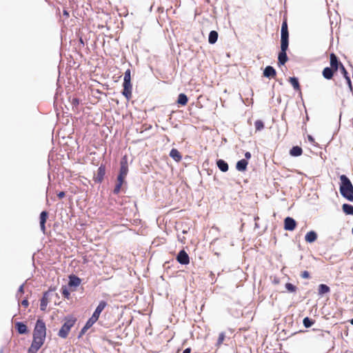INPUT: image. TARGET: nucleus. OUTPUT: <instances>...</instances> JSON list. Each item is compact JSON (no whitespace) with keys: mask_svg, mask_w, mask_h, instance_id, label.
<instances>
[{"mask_svg":"<svg viewBox=\"0 0 353 353\" xmlns=\"http://www.w3.org/2000/svg\"><path fill=\"white\" fill-rule=\"evenodd\" d=\"M340 69H341V71L342 74H343V77H345V79L346 78V77H349L348 73H347L346 69L345 68V67L343 66V65H341Z\"/></svg>","mask_w":353,"mask_h":353,"instance_id":"38","label":"nucleus"},{"mask_svg":"<svg viewBox=\"0 0 353 353\" xmlns=\"http://www.w3.org/2000/svg\"><path fill=\"white\" fill-rule=\"evenodd\" d=\"M123 184L117 182L115 187L114 188L113 192L114 194H118L121 189V187Z\"/></svg>","mask_w":353,"mask_h":353,"instance_id":"35","label":"nucleus"},{"mask_svg":"<svg viewBox=\"0 0 353 353\" xmlns=\"http://www.w3.org/2000/svg\"><path fill=\"white\" fill-rule=\"evenodd\" d=\"M77 322V318L73 316H68L64 319V323L58 332V336L62 339H65L68 336L71 328Z\"/></svg>","mask_w":353,"mask_h":353,"instance_id":"3","label":"nucleus"},{"mask_svg":"<svg viewBox=\"0 0 353 353\" xmlns=\"http://www.w3.org/2000/svg\"><path fill=\"white\" fill-rule=\"evenodd\" d=\"M19 291H20L21 292H23V285H21V286H20V288H19Z\"/></svg>","mask_w":353,"mask_h":353,"instance_id":"47","label":"nucleus"},{"mask_svg":"<svg viewBox=\"0 0 353 353\" xmlns=\"http://www.w3.org/2000/svg\"><path fill=\"white\" fill-rule=\"evenodd\" d=\"M345 80L347 81V83L348 84V86H349L350 89L352 90V82H351L350 77H346Z\"/></svg>","mask_w":353,"mask_h":353,"instance_id":"43","label":"nucleus"},{"mask_svg":"<svg viewBox=\"0 0 353 353\" xmlns=\"http://www.w3.org/2000/svg\"><path fill=\"white\" fill-rule=\"evenodd\" d=\"M64 14L68 15V13L66 11H64Z\"/></svg>","mask_w":353,"mask_h":353,"instance_id":"49","label":"nucleus"},{"mask_svg":"<svg viewBox=\"0 0 353 353\" xmlns=\"http://www.w3.org/2000/svg\"><path fill=\"white\" fill-rule=\"evenodd\" d=\"M183 353H191V348L188 347L185 350H183Z\"/></svg>","mask_w":353,"mask_h":353,"instance_id":"46","label":"nucleus"},{"mask_svg":"<svg viewBox=\"0 0 353 353\" xmlns=\"http://www.w3.org/2000/svg\"><path fill=\"white\" fill-rule=\"evenodd\" d=\"M290 83L293 86L294 89L296 91L301 90V87L299 83L298 79L296 77H290L289 79Z\"/></svg>","mask_w":353,"mask_h":353,"instance_id":"26","label":"nucleus"},{"mask_svg":"<svg viewBox=\"0 0 353 353\" xmlns=\"http://www.w3.org/2000/svg\"><path fill=\"white\" fill-rule=\"evenodd\" d=\"M125 177L118 175L117 182L123 184L125 183Z\"/></svg>","mask_w":353,"mask_h":353,"instance_id":"41","label":"nucleus"},{"mask_svg":"<svg viewBox=\"0 0 353 353\" xmlns=\"http://www.w3.org/2000/svg\"><path fill=\"white\" fill-rule=\"evenodd\" d=\"M330 291V288L325 284H320L318 287V293L319 295L328 293Z\"/></svg>","mask_w":353,"mask_h":353,"instance_id":"24","label":"nucleus"},{"mask_svg":"<svg viewBox=\"0 0 353 353\" xmlns=\"http://www.w3.org/2000/svg\"><path fill=\"white\" fill-rule=\"evenodd\" d=\"M343 212L346 214H351L353 215V205L345 203L342 206Z\"/></svg>","mask_w":353,"mask_h":353,"instance_id":"28","label":"nucleus"},{"mask_svg":"<svg viewBox=\"0 0 353 353\" xmlns=\"http://www.w3.org/2000/svg\"><path fill=\"white\" fill-rule=\"evenodd\" d=\"M123 91L122 94L126 98L127 100H130L132 98V85L131 81H123Z\"/></svg>","mask_w":353,"mask_h":353,"instance_id":"4","label":"nucleus"},{"mask_svg":"<svg viewBox=\"0 0 353 353\" xmlns=\"http://www.w3.org/2000/svg\"><path fill=\"white\" fill-rule=\"evenodd\" d=\"M48 294H49L48 292H45L43 294L42 299H41L40 310L41 311H46V310L47 305L49 303Z\"/></svg>","mask_w":353,"mask_h":353,"instance_id":"16","label":"nucleus"},{"mask_svg":"<svg viewBox=\"0 0 353 353\" xmlns=\"http://www.w3.org/2000/svg\"><path fill=\"white\" fill-rule=\"evenodd\" d=\"M285 288L290 292H294L296 290V287L290 283L285 284Z\"/></svg>","mask_w":353,"mask_h":353,"instance_id":"34","label":"nucleus"},{"mask_svg":"<svg viewBox=\"0 0 353 353\" xmlns=\"http://www.w3.org/2000/svg\"><path fill=\"white\" fill-rule=\"evenodd\" d=\"M281 30L288 31L287 19H284L281 25Z\"/></svg>","mask_w":353,"mask_h":353,"instance_id":"37","label":"nucleus"},{"mask_svg":"<svg viewBox=\"0 0 353 353\" xmlns=\"http://www.w3.org/2000/svg\"><path fill=\"white\" fill-rule=\"evenodd\" d=\"M106 305H107V303L105 301H100L92 316H94V318H96L97 319H99L101 312L104 310V308L106 307Z\"/></svg>","mask_w":353,"mask_h":353,"instance_id":"11","label":"nucleus"},{"mask_svg":"<svg viewBox=\"0 0 353 353\" xmlns=\"http://www.w3.org/2000/svg\"><path fill=\"white\" fill-rule=\"evenodd\" d=\"M350 323L353 325V319L351 320Z\"/></svg>","mask_w":353,"mask_h":353,"instance_id":"50","label":"nucleus"},{"mask_svg":"<svg viewBox=\"0 0 353 353\" xmlns=\"http://www.w3.org/2000/svg\"><path fill=\"white\" fill-rule=\"evenodd\" d=\"M218 36L219 34L216 31L212 30L209 34L208 42L211 44L215 43L218 39Z\"/></svg>","mask_w":353,"mask_h":353,"instance_id":"23","label":"nucleus"},{"mask_svg":"<svg viewBox=\"0 0 353 353\" xmlns=\"http://www.w3.org/2000/svg\"><path fill=\"white\" fill-rule=\"evenodd\" d=\"M57 196H58L59 199H61L65 196V194L64 192H60L58 193Z\"/></svg>","mask_w":353,"mask_h":353,"instance_id":"44","label":"nucleus"},{"mask_svg":"<svg viewBox=\"0 0 353 353\" xmlns=\"http://www.w3.org/2000/svg\"><path fill=\"white\" fill-rule=\"evenodd\" d=\"M288 48V46H281V51L278 56L279 65H284L288 61V56L286 54Z\"/></svg>","mask_w":353,"mask_h":353,"instance_id":"5","label":"nucleus"},{"mask_svg":"<svg viewBox=\"0 0 353 353\" xmlns=\"http://www.w3.org/2000/svg\"><path fill=\"white\" fill-rule=\"evenodd\" d=\"M61 293L64 296V297H65L67 299H69L70 294L68 292V290L66 287H63L61 288Z\"/></svg>","mask_w":353,"mask_h":353,"instance_id":"36","label":"nucleus"},{"mask_svg":"<svg viewBox=\"0 0 353 353\" xmlns=\"http://www.w3.org/2000/svg\"><path fill=\"white\" fill-rule=\"evenodd\" d=\"M225 334L224 332H221L219 334V338L217 339V342L216 343V346L217 347V348H219L220 346L222 345L223 341L225 340Z\"/></svg>","mask_w":353,"mask_h":353,"instance_id":"29","label":"nucleus"},{"mask_svg":"<svg viewBox=\"0 0 353 353\" xmlns=\"http://www.w3.org/2000/svg\"><path fill=\"white\" fill-rule=\"evenodd\" d=\"M15 328L17 329V332L21 334H26L28 332V327L26 324H24L22 322H17L15 323Z\"/></svg>","mask_w":353,"mask_h":353,"instance_id":"15","label":"nucleus"},{"mask_svg":"<svg viewBox=\"0 0 353 353\" xmlns=\"http://www.w3.org/2000/svg\"><path fill=\"white\" fill-rule=\"evenodd\" d=\"M105 174V166L101 165L94 176V181L97 183H101Z\"/></svg>","mask_w":353,"mask_h":353,"instance_id":"6","label":"nucleus"},{"mask_svg":"<svg viewBox=\"0 0 353 353\" xmlns=\"http://www.w3.org/2000/svg\"><path fill=\"white\" fill-rule=\"evenodd\" d=\"M48 217V212L43 211V212H41L40 217H39V219H40V227H41V231L43 233H45V232H46L45 224H46V220H47Z\"/></svg>","mask_w":353,"mask_h":353,"instance_id":"12","label":"nucleus"},{"mask_svg":"<svg viewBox=\"0 0 353 353\" xmlns=\"http://www.w3.org/2000/svg\"><path fill=\"white\" fill-rule=\"evenodd\" d=\"M303 279H309L310 277V273L307 271H303L301 274Z\"/></svg>","mask_w":353,"mask_h":353,"instance_id":"39","label":"nucleus"},{"mask_svg":"<svg viewBox=\"0 0 353 353\" xmlns=\"http://www.w3.org/2000/svg\"><path fill=\"white\" fill-rule=\"evenodd\" d=\"M188 97L183 94H179L177 99V103L181 105H185L188 103Z\"/></svg>","mask_w":353,"mask_h":353,"instance_id":"25","label":"nucleus"},{"mask_svg":"<svg viewBox=\"0 0 353 353\" xmlns=\"http://www.w3.org/2000/svg\"><path fill=\"white\" fill-rule=\"evenodd\" d=\"M176 260L179 263L182 265H188L190 263V257L187 252L183 250L179 252L176 256Z\"/></svg>","mask_w":353,"mask_h":353,"instance_id":"7","label":"nucleus"},{"mask_svg":"<svg viewBox=\"0 0 353 353\" xmlns=\"http://www.w3.org/2000/svg\"><path fill=\"white\" fill-rule=\"evenodd\" d=\"M289 45V32L281 30V46H288Z\"/></svg>","mask_w":353,"mask_h":353,"instance_id":"14","label":"nucleus"},{"mask_svg":"<svg viewBox=\"0 0 353 353\" xmlns=\"http://www.w3.org/2000/svg\"><path fill=\"white\" fill-rule=\"evenodd\" d=\"M21 305L23 306L24 307H28V305H29V302L27 299H24L21 301Z\"/></svg>","mask_w":353,"mask_h":353,"instance_id":"42","label":"nucleus"},{"mask_svg":"<svg viewBox=\"0 0 353 353\" xmlns=\"http://www.w3.org/2000/svg\"><path fill=\"white\" fill-rule=\"evenodd\" d=\"M170 156L176 162H179L182 159V156L181 153L179 152L177 149L175 148H172L170 152Z\"/></svg>","mask_w":353,"mask_h":353,"instance_id":"17","label":"nucleus"},{"mask_svg":"<svg viewBox=\"0 0 353 353\" xmlns=\"http://www.w3.org/2000/svg\"><path fill=\"white\" fill-rule=\"evenodd\" d=\"M46 336V323L41 319H38L33 331V339L28 353H37L44 344Z\"/></svg>","mask_w":353,"mask_h":353,"instance_id":"1","label":"nucleus"},{"mask_svg":"<svg viewBox=\"0 0 353 353\" xmlns=\"http://www.w3.org/2000/svg\"><path fill=\"white\" fill-rule=\"evenodd\" d=\"M88 328H86V327L84 325L83 327L81 329V330L79 332V338L82 337L83 335L85 334Z\"/></svg>","mask_w":353,"mask_h":353,"instance_id":"40","label":"nucleus"},{"mask_svg":"<svg viewBox=\"0 0 353 353\" xmlns=\"http://www.w3.org/2000/svg\"><path fill=\"white\" fill-rule=\"evenodd\" d=\"M296 223L295 220L291 217H286L284 220V228L285 230L292 231L295 229Z\"/></svg>","mask_w":353,"mask_h":353,"instance_id":"9","label":"nucleus"},{"mask_svg":"<svg viewBox=\"0 0 353 353\" xmlns=\"http://www.w3.org/2000/svg\"><path fill=\"white\" fill-rule=\"evenodd\" d=\"M248 162L246 159H241L236 163V168L241 172L246 170Z\"/></svg>","mask_w":353,"mask_h":353,"instance_id":"19","label":"nucleus"},{"mask_svg":"<svg viewBox=\"0 0 353 353\" xmlns=\"http://www.w3.org/2000/svg\"><path fill=\"white\" fill-rule=\"evenodd\" d=\"M73 103H78V100L77 99H73Z\"/></svg>","mask_w":353,"mask_h":353,"instance_id":"48","label":"nucleus"},{"mask_svg":"<svg viewBox=\"0 0 353 353\" xmlns=\"http://www.w3.org/2000/svg\"><path fill=\"white\" fill-rule=\"evenodd\" d=\"M330 68H332L334 71H337L339 68H341V65H343L339 60L335 54L331 53L330 55Z\"/></svg>","mask_w":353,"mask_h":353,"instance_id":"8","label":"nucleus"},{"mask_svg":"<svg viewBox=\"0 0 353 353\" xmlns=\"http://www.w3.org/2000/svg\"><path fill=\"white\" fill-rule=\"evenodd\" d=\"M128 172V165L125 157L123 158L120 162V170L119 175L126 177Z\"/></svg>","mask_w":353,"mask_h":353,"instance_id":"10","label":"nucleus"},{"mask_svg":"<svg viewBox=\"0 0 353 353\" xmlns=\"http://www.w3.org/2000/svg\"><path fill=\"white\" fill-rule=\"evenodd\" d=\"M316 239L317 234L314 231L308 232L305 236V240L307 243H313L316 240Z\"/></svg>","mask_w":353,"mask_h":353,"instance_id":"18","label":"nucleus"},{"mask_svg":"<svg viewBox=\"0 0 353 353\" xmlns=\"http://www.w3.org/2000/svg\"><path fill=\"white\" fill-rule=\"evenodd\" d=\"M98 321V319H97L96 318H94V316H91L86 322L85 326L86 327V328H88L90 329L93 325L94 323H95L97 321Z\"/></svg>","mask_w":353,"mask_h":353,"instance_id":"32","label":"nucleus"},{"mask_svg":"<svg viewBox=\"0 0 353 353\" xmlns=\"http://www.w3.org/2000/svg\"><path fill=\"white\" fill-rule=\"evenodd\" d=\"M81 280L79 278L75 276H70L69 285L70 286H78L80 285Z\"/></svg>","mask_w":353,"mask_h":353,"instance_id":"27","label":"nucleus"},{"mask_svg":"<svg viewBox=\"0 0 353 353\" xmlns=\"http://www.w3.org/2000/svg\"><path fill=\"white\" fill-rule=\"evenodd\" d=\"M256 131H261L264 128V123L261 120H256L254 123Z\"/></svg>","mask_w":353,"mask_h":353,"instance_id":"30","label":"nucleus"},{"mask_svg":"<svg viewBox=\"0 0 353 353\" xmlns=\"http://www.w3.org/2000/svg\"><path fill=\"white\" fill-rule=\"evenodd\" d=\"M216 165L219 170L222 172H227L228 170V164L223 160L219 159L216 161Z\"/></svg>","mask_w":353,"mask_h":353,"instance_id":"21","label":"nucleus"},{"mask_svg":"<svg viewBox=\"0 0 353 353\" xmlns=\"http://www.w3.org/2000/svg\"><path fill=\"white\" fill-rule=\"evenodd\" d=\"M303 323L306 328H308L314 323V321L310 319L309 317H305L303 319Z\"/></svg>","mask_w":353,"mask_h":353,"instance_id":"31","label":"nucleus"},{"mask_svg":"<svg viewBox=\"0 0 353 353\" xmlns=\"http://www.w3.org/2000/svg\"><path fill=\"white\" fill-rule=\"evenodd\" d=\"M335 71L332 68H325L323 70V76L326 79H331Z\"/></svg>","mask_w":353,"mask_h":353,"instance_id":"20","label":"nucleus"},{"mask_svg":"<svg viewBox=\"0 0 353 353\" xmlns=\"http://www.w3.org/2000/svg\"><path fill=\"white\" fill-rule=\"evenodd\" d=\"M123 81H131V70L130 69H128L125 70L124 73Z\"/></svg>","mask_w":353,"mask_h":353,"instance_id":"33","label":"nucleus"},{"mask_svg":"<svg viewBox=\"0 0 353 353\" xmlns=\"http://www.w3.org/2000/svg\"><path fill=\"white\" fill-rule=\"evenodd\" d=\"M303 153V150L299 146H294L290 151V154L293 157H299L301 156Z\"/></svg>","mask_w":353,"mask_h":353,"instance_id":"22","label":"nucleus"},{"mask_svg":"<svg viewBox=\"0 0 353 353\" xmlns=\"http://www.w3.org/2000/svg\"><path fill=\"white\" fill-rule=\"evenodd\" d=\"M263 75L265 77L272 79V78H274L276 77V72L275 69L273 67L269 65L265 68V70L263 71Z\"/></svg>","mask_w":353,"mask_h":353,"instance_id":"13","label":"nucleus"},{"mask_svg":"<svg viewBox=\"0 0 353 353\" xmlns=\"http://www.w3.org/2000/svg\"><path fill=\"white\" fill-rule=\"evenodd\" d=\"M341 185H340V193L341 195L347 199V200L352 201H353V185L348 179V177L345 175H341L340 176Z\"/></svg>","mask_w":353,"mask_h":353,"instance_id":"2","label":"nucleus"},{"mask_svg":"<svg viewBox=\"0 0 353 353\" xmlns=\"http://www.w3.org/2000/svg\"><path fill=\"white\" fill-rule=\"evenodd\" d=\"M245 157L246 160H247V159H250V158H251V154H250V152H246L245 153Z\"/></svg>","mask_w":353,"mask_h":353,"instance_id":"45","label":"nucleus"}]
</instances>
